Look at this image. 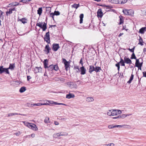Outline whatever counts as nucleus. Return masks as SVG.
Returning <instances> with one entry per match:
<instances>
[{"instance_id":"obj_1","label":"nucleus","mask_w":146,"mask_h":146,"mask_svg":"<svg viewBox=\"0 0 146 146\" xmlns=\"http://www.w3.org/2000/svg\"><path fill=\"white\" fill-rule=\"evenodd\" d=\"M36 25L42 29L43 31H45L47 28L46 23L44 22H39L36 23Z\"/></svg>"},{"instance_id":"obj_2","label":"nucleus","mask_w":146,"mask_h":146,"mask_svg":"<svg viewBox=\"0 0 146 146\" xmlns=\"http://www.w3.org/2000/svg\"><path fill=\"white\" fill-rule=\"evenodd\" d=\"M46 69L49 71H52L54 70L55 71H57L58 70V67L57 65H50Z\"/></svg>"},{"instance_id":"obj_3","label":"nucleus","mask_w":146,"mask_h":146,"mask_svg":"<svg viewBox=\"0 0 146 146\" xmlns=\"http://www.w3.org/2000/svg\"><path fill=\"white\" fill-rule=\"evenodd\" d=\"M123 12L126 15H133L134 12L132 10H127L125 9L123 10Z\"/></svg>"},{"instance_id":"obj_4","label":"nucleus","mask_w":146,"mask_h":146,"mask_svg":"<svg viewBox=\"0 0 146 146\" xmlns=\"http://www.w3.org/2000/svg\"><path fill=\"white\" fill-rule=\"evenodd\" d=\"M107 115L109 116H115L117 115V111L116 110H110L108 111Z\"/></svg>"},{"instance_id":"obj_5","label":"nucleus","mask_w":146,"mask_h":146,"mask_svg":"<svg viewBox=\"0 0 146 146\" xmlns=\"http://www.w3.org/2000/svg\"><path fill=\"white\" fill-rule=\"evenodd\" d=\"M68 86L71 89H76L77 88L76 84L73 82H68L67 83Z\"/></svg>"},{"instance_id":"obj_6","label":"nucleus","mask_w":146,"mask_h":146,"mask_svg":"<svg viewBox=\"0 0 146 146\" xmlns=\"http://www.w3.org/2000/svg\"><path fill=\"white\" fill-rule=\"evenodd\" d=\"M62 62L64 64L65 66V69L66 71L68 70L70 68V63L64 58H62Z\"/></svg>"},{"instance_id":"obj_7","label":"nucleus","mask_w":146,"mask_h":146,"mask_svg":"<svg viewBox=\"0 0 146 146\" xmlns=\"http://www.w3.org/2000/svg\"><path fill=\"white\" fill-rule=\"evenodd\" d=\"M45 37L44 38V40H45L48 44L50 43V37L49 35V32L46 33L45 35Z\"/></svg>"},{"instance_id":"obj_8","label":"nucleus","mask_w":146,"mask_h":146,"mask_svg":"<svg viewBox=\"0 0 146 146\" xmlns=\"http://www.w3.org/2000/svg\"><path fill=\"white\" fill-rule=\"evenodd\" d=\"M60 48L59 44L56 43H54L52 44V49L54 51H57Z\"/></svg>"},{"instance_id":"obj_9","label":"nucleus","mask_w":146,"mask_h":146,"mask_svg":"<svg viewBox=\"0 0 146 146\" xmlns=\"http://www.w3.org/2000/svg\"><path fill=\"white\" fill-rule=\"evenodd\" d=\"M9 68V67L8 68L6 69L5 68H3L2 66H0V74H1L4 72H5L7 74H9L8 70V69Z\"/></svg>"},{"instance_id":"obj_10","label":"nucleus","mask_w":146,"mask_h":146,"mask_svg":"<svg viewBox=\"0 0 146 146\" xmlns=\"http://www.w3.org/2000/svg\"><path fill=\"white\" fill-rule=\"evenodd\" d=\"M29 128L35 131H36L38 129V128L35 125L31 123Z\"/></svg>"},{"instance_id":"obj_11","label":"nucleus","mask_w":146,"mask_h":146,"mask_svg":"<svg viewBox=\"0 0 146 146\" xmlns=\"http://www.w3.org/2000/svg\"><path fill=\"white\" fill-rule=\"evenodd\" d=\"M42 71V69L40 67H36L35 68L34 72L35 73L38 72H41Z\"/></svg>"},{"instance_id":"obj_12","label":"nucleus","mask_w":146,"mask_h":146,"mask_svg":"<svg viewBox=\"0 0 146 146\" xmlns=\"http://www.w3.org/2000/svg\"><path fill=\"white\" fill-rule=\"evenodd\" d=\"M50 104L49 103H38L37 104H31V106L32 107L34 106H40L41 105H50Z\"/></svg>"},{"instance_id":"obj_13","label":"nucleus","mask_w":146,"mask_h":146,"mask_svg":"<svg viewBox=\"0 0 146 146\" xmlns=\"http://www.w3.org/2000/svg\"><path fill=\"white\" fill-rule=\"evenodd\" d=\"M124 61L125 63L127 64H131V61L129 58L125 56L124 58Z\"/></svg>"},{"instance_id":"obj_14","label":"nucleus","mask_w":146,"mask_h":146,"mask_svg":"<svg viewBox=\"0 0 146 146\" xmlns=\"http://www.w3.org/2000/svg\"><path fill=\"white\" fill-rule=\"evenodd\" d=\"M80 70L81 74L84 75L86 73V70L84 66H82L80 68Z\"/></svg>"},{"instance_id":"obj_15","label":"nucleus","mask_w":146,"mask_h":146,"mask_svg":"<svg viewBox=\"0 0 146 146\" xmlns=\"http://www.w3.org/2000/svg\"><path fill=\"white\" fill-rule=\"evenodd\" d=\"M124 126V125H116L113 126V125H109L108 126V127L109 129H112L116 127H119V128H120Z\"/></svg>"},{"instance_id":"obj_16","label":"nucleus","mask_w":146,"mask_h":146,"mask_svg":"<svg viewBox=\"0 0 146 146\" xmlns=\"http://www.w3.org/2000/svg\"><path fill=\"white\" fill-rule=\"evenodd\" d=\"M135 59L136 60L135 64L136 66L137 67L139 68H140L141 69V67L142 65V63H139V59H137L136 58Z\"/></svg>"},{"instance_id":"obj_17","label":"nucleus","mask_w":146,"mask_h":146,"mask_svg":"<svg viewBox=\"0 0 146 146\" xmlns=\"http://www.w3.org/2000/svg\"><path fill=\"white\" fill-rule=\"evenodd\" d=\"M51 49L48 44H47L46 45L45 47V50L44 51H46V54H48L50 52V50Z\"/></svg>"},{"instance_id":"obj_18","label":"nucleus","mask_w":146,"mask_h":146,"mask_svg":"<svg viewBox=\"0 0 146 146\" xmlns=\"http://www.w3.org/2000/svg\"><path fill=\"white\" fill-rule=\"evenodd\" d=\"M43 64L44 66V68L45 69H46L48 68V60L47 59H45L43 61Z\"/></svg>"},{"instance_id":"obj_19","label":"nucleus","mask_w":146,"mask_h":146,"mask_svg":"<svg viewBox=\"0 0 146 146\" xmlns=\"http://www.w3.org/2000/svg\"><path fill=\"white\" fill-rule=\"evenodd\" d=\"M75 97L74 95L73 94L69 93L66 95V98L68 99L74 98Z\"/></svg>"},{"instance_id":"obj_20","label":"nucleus","mask_w":146,"mask_h":146,"mask_svg":"<svg viewBox=\"0 0 146 146\" xmlns=\"http://www.w3.org/2000/svg\"><path fill=\"white\" fill-rule=\"evenodd\" d=\"M97 16L98 17H101L103 15V13L102 12L101 9H99L98 10V12H97Z\"/></svg>"},{"instance_id":"obj_21","label":"nucleus","mask_w":146,"mask_h":146,"mask_svg":"<svg viewBox=\"0 0 146 146\" xmlns=\"http://www.w3.org/2000/svg\"><path fill=\"white\" fill-rule=\"evenodd\" d=\"M94 67L93 66H90L89 69V72L90 73H91L92 72L94 71Z\"/></svg>"},{"instance_id":"obj_22","label":"nucleus","mask_w":146,"mask_h":146,"mask_svg":"<svg viewBox=\"0 0 146 146\" xmlns=\"http://www.w3.org/2000/svg\"><path fill=\"white\" fill-rule=\"evenodd\" d=\"M118 4H123L126 3L127 0H117Z\"/></svg>"},{"instance_id":"obj_23","label":"nucleus","mask_w":146,"mask_h":146,"mask_svg":"<svg viewBox=\"0 0 146 146\" xmlns=\"http://www.w3.org/2000/svg\"><path fill=\"white\" fill-rule=\"evenodd\" d=\"M139 40L138 44H140L142 46L143 45V43L144 42L143 41V40L142 38L140 36H139Z\"/></svg>"},{"instance_id":"obj_24","label":"nucleus","mask_w":146,"mask_h":146,"mask_svg":"<svg viewBox=\"0 0 146 146\" xmlns=\"http://www.w3.org/2000/svg\"><path fill=\"white\" fill-rule=\"evenodd\" d=\"M94 100L93 98L91 97H88L86 98V101L87 102H90L93 101Z\"/></svg>"},{"instance_id":"obj_25","label":"nucleus","mask_w":146,"mask_h":146,"mask_svg":"<svg viewBox=\"0 0 146 146\" xmlns=\"http://www.w3.org/2000/svg\"><path fill=\"white\" fill-rule=\"evenodd\" d=\"M146 27H142L139 31V32L141 34H143L146 31Z\"/></svg>"},{"instance_id":"obj_26","label":"nucleus","mask_w":146,"mask_h":146,"mask_svg":"<svg viewBox=\"0 0 146 146\" xmlns=\"http://www.w3.org/2000/svg\"><path fill=\"white\" fill-rule=\"evenodd\" d=\"M94 71L96 72H97L99 71L100 70H101L100 67L96 66L94 67Z\"/></svg>"},{"instance_id":"obj_27","label":"nucleus","mask_w":146,"mask_h":146,"mask_svg":"<svg viewBox=\"0 0 146 146\" xmlns=\"http://www.w3.org/2000/svg\"><path fill=\"white\" fill-rule=\"evenodd\" d=\"M42 7L39 8L37 10V13L40 16L42 13Z\"/></svg>"},{"instance_id":"obj_28","label":"nucleus","mask_w":146,"mask_h":146,"mask_svg":"<svg viewBox=\"0 0 146 146\" xmlns=\"http://www.w3.org/2000/svg\"><path fill=\"white\" fill-rule=\"evenodd\" d=\"M84 17V14H81L80 15V23L81 24L82 23L83 21V19Z\"/></svg>"},{"instance_id":"obj_29","label":"nucleus","mask_w":146,"mask_h":146,"mask_svg":"<svg viewBox=\"0 0 146 146\" xmlns=\"http://www.w3.org/2000/svg\"><path fill=\"white\" fill-rule=\"evenodd\" d=\"M26 90V88L25 87H22L19 90V92L21 93H23Z\"/></svg>"},{"instance_id":"obj_30","label":"nucleus","mask_w":146,"mask_h":146,"mask_svg":"<svg viewBox=\"0 0 146 146\" xmlns=\"http://www.w3.org/2000/svg\"><path fill=\"white\" fill-rule=\"evenodd\" d=\"M15 67V64H10V69L11 70H13Z\"/></svg>"},{"instance_id":"obj_31","label":"nucleus","mask_w":146,"mask_h":146,"mask_svg":"<svg viewBox=\"0 0 146 146\" xmlns=\"http://www.w3.org/2000/svg\"><path fill=\"white\" fill-rule=\"evenodd\" d=\"M120 60L119 61V63L121 64V66H125V64H124L125 62L121 58H120Z\"/></svg>"},{"instance_id":"obj_32","label":"nucleus","mask_w":146,"mask_h":146,"mask_svg":"<svg viewBox=\"0 0 146 146\" xmlns=\"http://www.w3.org/2000/svg\"><path fill=\"white\" fill-rule=\"evenodd\" d=\"M19 20L24 24L27 23L26 19L25 18H22L21 19H19Z\"/></svg>"},{"instance_id":"obj_33","label":"nucleus","mask_w":146,"mask_h":146,"mask_svg":"<svg viewBox=\"0 0 146 146\" xmlns=\"http://www.w3.org/2000/svg\"><path fill=\"white\" fill-rule=\"evenodd\" d=\"M133 77H134V75L132 74L131 75V76L130 77V78L129 81H128L127 82V83H128L129 84H130L131 82L133 80Z\"/></svg>"},{"instance_id":"obj_34","label":"nucleus","mask_w":146,"mask_h":146,"mask_svg":"<svg viewBox=\"0 0 146 146\" xmlns=\"http://www.w3.org/2000/svg\"><path fill=\"white\" fill-rule=\"evenodd\" d=\"M60 134V132L56 133L54 134L53 135V137L55 138H57L59 136H61V135H60L61 134Z\"/></svg>"},{"instance_id":"obj_35","label":"nucleus","mask_w":146,"mask_h":146,"mask_svg":"<svg viewBox=\"0 0 146 146\" xmlns=\"http://www.w3.org/2000/svg\"><path fill=\"white\" fill-rule=\"evenodd\" d=\"M108 1L111 3L118 4L117 0H108Z\"/></svg>"},{"instance_id":"obj_36","label":"nucleus","mask_w":146,"mask_h":146,"mask_svg":"<svg viewBox=\"0 0 146 146\" xmlns=\"http://www.w3.org/2000/svg\"><path fill=\"white\" fill-rule=\"evenodd\" d=\"M44 122L45 123H50L49 118L48 117H46L44 120Z\"/></svg>"},{"instance_id":"obj_37","label":"nucleus","mask_w":146,"mask_h":146,"mask_svg":"<svg viewBox=\"0 0 146 146\" xmlns=\"http://www.w3.org/2000/svg\"><path fill=\"white\" fill-rule=\"evenodd\" d=\"M74 69L76 70V72H79V68L78 66H74Z\"/></svg>"},{"instance_id":"obj_38","label":"nucleus","mask_w":146,"mask_h":146,"mask_svg":"<svg viewBox=\"0 0 146 146\" xmlns=\"http://www.w3.org/2000/svg\"><path fill=\"white\" fill-rule=\"evenodd\" d=\"M120 18V22L119 23V25H121L123 23V19L122 17H121L120 16L119 17Z\"/></svg>"},{"instance_id":"obj_39","label":"nucleus","mask_w":146,"mask_h":146,"mask_svg":"<svg viewBox=\"0 0 146 146\" xmlns=\"http://www.w3.org/2000/svg\"><path fill=\"white\" fill-rule=\"evenodd\" d=\"M32 0H21L20 2L23 3H28L30 1H31Z\"/></svg>"},{"instance_id":"obj_40","label":"nucleus","mask_w":146,"mask_h":146,"mask_svg":"<svg viewBox=\"0 0 146 146\" xmlns=\"http://www.w3.org/2000/svg\"><path fill=\"white\" fill-rule=\"evenodd\" d=\"M80 6L79 4H74L72 5L73 7L77 9Z\"/></svg>"},{"instance_id":"obj_41","label":"nucleus","mask_w":146,"mask_h":146,"mask_svg":"<svg viewBox=\"0 0 146 146\" xmlns=\"http://www.w3.org/2000/svg\"><path fill=\"white\" fill-rule=\"evenodd\" d=\"M60 134H61L60 135L61 136H66L68 135V134L67 133H65L63 132H60Z\"/></svg>"},{"instance_id":"obj_42","label":"nucleus","mask_w":146,"mask_h":146,"mask_svg":"<svg viewBox=\"0 0 146 146\" xmlns=\"http://www.w3.org/2000/svg\"><path fill=\"white\" fill-rule=\"evenodd\" d=\"M136 57L135 56V54L134 53H133L131 55V57L130 58L131 59H136Z\"/></svg>"},{"instance_id":"obj_43","label":"nucleus","mask_w":146,"mask_h":146,"mask_svg":"<svg viewBox=\"0 0 146 146\" xmlns=\"http://www.w3.org/2000/svg\"><path fill=\"white\" fill-rule=\"evenodd\" d=\"M54 104H55L56 105H64V106H67V105L65 104H64L61 103H57V102H55V103H54Z\"/></svg>"},{"instance_id":"obj_44","label":"nucleus","mask_w":146,"mask_h":146,"mask_svg":"<svg viewBox=\"0 0 146 146\" xmlns=\"http://www.w3.org/2000/svg\"><path fill=\"white\" fill-rule=\"evenodd\" d=\"M18 114L21 115H24V114H18L16 113H10V116H12L13 115H18Z\"/></svg>"},{"instance_id":"obj_45","label":"nucleus","mask_w":146,"mask_h":146,"mask_svg":"<svg viewBox=\"0 0 146 146\" xmlns=\"http://www.w3.org/2000/svg\"><path fill=\"white\" fill-rule=\"evenodd\" d=\"M24 125L28 127L29 126V125L31 123H29L28 122H23Z\"/></svg>"},{"instance_id":"obj_46","label":"nucleus","mask_w":146,"mask_h":146,"mask_svg":"<svg viewBox=\"0 0 146 146\" xmlns=\"http://www.w3.org/2000/svg\"><path fill=\"white\" fill-rule=\"evenodd\" d=\"M120 118H124L126 117V114H122L121 115L119 116Z\"/></svg>"},{"instance_id":"obj_47","label":"nucleus","mask_w":146,"mask_h":146,"mask_svg":"<svg viewBox=\"0 0 146 146\" xmlns=\"http://www.w3.org/2000/svg\"><path fill=\"white\" fill-rule=\"evenodd\" d=\"M44 101H46V102H49V104H54V103L55 102H54L53 101H49V100H45Z\"/></svg>"},{"instance_id":"obj_48","label":"nucleus","mask_w":146,"mask_h":146,"mask_svg":"<svg viewBox=\"0 0 146 146\" xmlns=\"http://www.w3.org/2000/svg\"><path fill=\"white\" fill-rule=\"evenodd\" d=\"M119 64V62L115 64V66L117 67V70L118 71L120 69Z\"/></svg>"},{"instance_id":"obj_49","label":"nucleus","mask_w":146,"mask_h":146,"mask_svg":"<svg viewBox=\"0 0 146 146\" xmlns=\"http://www.w3.org/2000/svg\"><path fill=\"white\" fill-rule=\"evenodd\" d=\"M54 13V15H58L60 14V13L59 11H55Z\"/></svg>"},{"instance_id":"obj_50","label":"nucleus","mask_w":146,"mask_h":146,"mask_svg":"<svg viewBox=\"0 0 146 146\" xmlns=\"http://www.w3.org/2000/svg\"><path fill=\"white\" fill-rule=\"evenodd\" d=\"M135 46H134L133 48L131 49L129 48L128 49L129 50L130 52H133V53H134V48H135Z\"/></svg>"},{"instance_id":"obj_51","label":"nucleus","mask_w":146,"mask_h":146,"mask_svg":"<svg viewBox=\"0 0 146 146\" xmlns=\"http://www.w3.org/2000/svg\"><path fill=\"white\" fill-rule=\"evenodd\" d=\"M117 111V115L118 114H120L121 113V111L119 110H116Z\"/></svg>"},{"instance_id":"obj_52","label":"nucleus","mask_w":146,"mask_h":146,"mask_svg":"<svg viewBox=\"0 0 146 146\" xmlns=\"http://www.w3.org/2000/svg\"><path fill=\"white\" fill-rule=\"evenodd\" d=\"M15 8H13V9H10V14L12 13V11H15Z\"/></svg>"},{"instance_id":"obj_53","label":"nucleus","mask_w":146,"mask_h":146,"mask_svg":"<svg viewBox=\"0 0 146 146\" xmlns=\"http://www.w3.org/2000/svg\"><path fill=\"white\" fill-rule=\"evenodd\" d=\"M80 63L81 64L82 66H83V60H82V58L80 59Z\"/></svg>"},{"instance_id":"obj_54","label":"nucleus","mask_w":146,"mask_h":146,"mask_svg":"<svg viewBox=\"0 0 146 146\" xmlns=\"http://www.w3.org/2000/svg\"><path fill=\"white\" fill-rule=\"evenodd\" d=\"M17 136H19L21 134V133L20 132H17L15 134Z\"/></svg>"},{"instance_id":"obj_55","label":"nucleus","mask_w":146,"mask_h":146,"mask_svg":"<svg viewBox=\"0 0 146 146\" xmlns=\"http://www.w3.org/2000/svg\"><path fill=\"white\" fill-rule=\"evenodd\" d=\"M54 13H50V17H54Z\"/></svg>"},{"instance_id":"obj_56","label":"nucleus","mask_w":146,"mask_h":146,"mask_svg":"<svg viewBox=\"0 0 146 146\" xmlns=\"http://www.w3.org/2000/svg\"><path fill=\"white\" fill-rule=\"evenodd\" d=\"M54 123L56 125H58L59 124V123L58 121H54Z\"/></svg>"},{"instance_id":"obj_57","label":"nucleus","mask_w":146,"mask_h":146,"mask_svg":"<svg viewBox=\"0 0 146 146\" xmlns=\"http://www.w3.org/2000/svg\"><path fill=\"white\" fill-rule=\"evenodd\" d=\"M31 78V77L30 76H27V80H29V79H30Z\"/></svg>"},{"instance_id":"obj_58","label":"nucleus","mask_w":146,"mask_h":146,"mask_svg":"<svg viewBox=\"0 0 146 146\" xmlns=\"http://www.w3.org/2000/svg\"><path fill=\"white\" fill-rule=\"evenodd\" d=\"M119 118H120L119 116H117V117H113V119H117Z\"/></svg>"},{"instance_id":"obj_59","label":"nucleus","mask_w":146,"mask_h":146,"mask_svg":"<svg viewBox=\"0 0 146 146\" xmlns=\"http://www.w3.org/2000/svg\"><path fill=\"white\" fill-rule=\"evenodd\" d=\"M114 144L113 143H110V146H114Z\"/></svg>"},{"instance_id":"obj_60","label":"nucleus","mask_w":146,"mask_h":146,"mask_svg":"<svg viewBox=\"0 0 146 146\" xmlns=\"http://www.w3.org/2000/svg\"><path fill=\"white\" fill-rule=\"evenodd\" d=\"M143 76H144L146 77V72H143Z\"/></svg>"},{"instance_id":"obj_61","label":"nucleus","mask_w":146,"mask_h":146,"mask_svg":"<svg viewBox=\"0 0 146 146\" xmlns=\"http://www.w3.org/2000/svg\"><path fill=\"white\" fill-rule=\"evenodd\" d=\"M31 136L33 138L35 136V134H32L31 135Z\"/></svg>"},{"instance_id":"obj_62","label":"nucleus","mask_w":146,"mask_h":146,"mask_svg":"<svg viewBox=\"0 0 146 146\" xmlns=\"http://www.w3.org/2000/svg\"><path fill=\"white\" fill-rule=\"evenodd\" d=\"M44 76H47V73L46 72V70H45V72L44 73Z\"/></svg>"},{"instance_id":"obj_63","label":"nucleus","mask_w":146,"mask_h":146,"mask_svg":"<svg viewBox=\"0 0 146 146\" xmlns=\"http://www.w3.org/2000/svg\"><path fill=\"white\" fill-rule=\"evenodd\" d=\"M123 33H120L119 35V37H120L122 35H123Z\"/></svg>"},{"instance_id":"obj_64","label":"nucleus","mask_w":146,"mask_h":146,"mask_svg":"<svg viewBox=\"0 0 146 146\" xmlns=\"http://www.w3.org/2000/svg\"><path fill=\"white\" fill-rule=\"evenodd\" d=\"M146 51V48H144V49H143V52H144L145 53Z\"/></svg>"}]
</instances>
